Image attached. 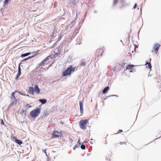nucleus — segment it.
<instances>
[{
    "label": "nucleus",
    "instance_id": "1",
    "mask_svg": "<svg viewBox=\"0 0 161 161\" xmlns=\"http://www.w3.org/2000/svg\"><path fill=\"white\" fill-rule=\"evenodd\" d=\"M41 111L40 108H36L31 112L30 114L32 118H35L38 116Z\"/></svg>",
    "mask_w": 161,
    "mask_h": 161
},
{
    "label": "nucleus",
    "instance_id": "2",
    "mask_svg": "<svg viewBox=\"0 0 161 161\" xmlns=\"http://www.w3.org/2000/svg\"><path fill=\"white\" fill-rule=\"evenodd\" d=\"M88 123L87 119L81 120L80 121L79 125L80 128L83 130H85L86 129V125Z\"/></svg>",
    "mask_w": 161,
    "mask_h": 161
},
{
    "label": "nucleus",
    "instance_id": "3",
    "mask_svg": "<svg viewBox=\"0 0 161 161\" xmlns=\"http://www.w3.org/2000/svg\"><path fill=\"white\" fill-rule=\"evenodd\" d=\"M73 70H74L72 66H70L64 71L63 72V75L64 76H66L67 75H69L71 73V71Z\"/></svg>",
    "mask_w": 161,
    "mask_h": 161
},
{
    "label": "nucleus",
    "instance_id": "4",
    "mask_svg": "<svg viewBox=\"0 0 161 161\" xmlns=\"http://www.w3.org/2000/svg\"><path fill=\"white\" fill-rule=\"evenodd\" d=\"M61 134L57 131H53V138H58L60 136Z\"/></svg>",
    "mask_w": 161,
    "mask_h": 161
},
{
    "label": "nucleus",
    "instance_id": "5",
    "mask_svg": "<svg viewBox=\"0 0 161 161\" xmlns=\"http://www.w3.org/2000/svg\"><path fill=\"white\" fill-rule=\"evenodd\" d=\"M28 92L33 95L34 94V89L33 86H30L29 87Z\"/></svg>",
    "mask_w": 161,
    "mask_h": 161
},
{
    "label": "nucleus",
    "instance_id": "6",
    "mask_svg": "<svg viewBox=\"0 0 161 161\" xmlns=\"http://www.w3.org/2000/svg\"><path fill=\"white\" fill-rule=\"evenodd\" d=\"M160 45L158 44H156L154 45L153 47V49L155 50V51L157 53L158 50V48Z\"/></svg>",
    "mask_w": 161,
    "mask_h": 161
},
{
    "label": "nucleus",
    "instance_id": "7",
    "mask_svg": "<svg viewBox=\"0 0 161 161\" xmlns=\"http://www.w3.org/2000/svg\"><path fill=\"white\" fill-rule=\"evenodd\" d=\"M20 63L19 64V66L18 67V74H17L16 76L15 77V79L16 80H17V78L20 76V75H21V69H20Z\"/></svg>",
    "mask_w": 161,
    "mask_h": 161
},
{
    "label": "nucleus",
    "instance_id": "8",
    "mask_svg": "<svg viewBox=\"0 0 161 161\" xmlns=\"http://www.w3.org/2000/svg\"><path fill=\"white\" fill-rule=\"evenodd\" d=\"M35 91L37 94H38L40 93V90L38 86L37 85H35V86L34 91Z\"/></svg>",
    "mask_w": 161,
    "mask_h": 161
},
{
    "label": "nucleus",
    "instance_id": "9",
    "mask_svg": "<svg viewBox=\"0 0 161 161\" xmlns=\"http://www.w3.org/2000/svg\"><path fill=\"white\" fill-rule=\"evenodd\" d=\"M78 2V0H71L69 2V3L73 5L76 4Z\"/></svg>",
    "mask_w": 161,
    "mask_h": 161
},
{
    "label": "nucleus",
    "instance_id": "10",
    "mask_svg": "<svg viewBox=\"0 0 161 161\" xmlns=\"http://www.w3.org/2000/svg\"><path fill=\"white\" fill-rule=\"evenodd\" d=\"M48 57H47L44 60H43L42 62V63L40 64L39 66H42V65H44V64H45V62L46 61L48 60Z\"/></svg>",
    "mask_w": 161,
    "mask_h": 161
},
{
    "label": "nucleus",
    "instance_id": "11",
    "mask_svg": "<svg viewBox=\"0 0 161 161\" xmlns=\"http://www.w3.org/2000/svg\"><path fill=\"white\" fill-rule=\"evenodd\" d=\"M39 101L41 102L42 104H44L47 102V100L44 99H39Z\"/></svg>",
    "mask_w": 161,
    "mask_h": 161
},
{
    "label": "nucleus",
    "instance_id": "12",
    "mask_svg": "<svg viewBox=\"0 0 161 161\" xmlns=\"http://www.w3.org/2000/svg\"><path fill=\"white\" fill-rule=\"evenodd\" d=\"M109 87L108 86H107L106 87L103 91V94H105L107 91L109 90Z\"/></svg>",
    "mask_w": 161,
    "mask_h": 161
},
{
    "label": "nucleus",
    "instance_id": "13",
    "mask_svg": "<svg viewBox=\"0 0 161 161\" xmlns=\"http://www.w3.org/2000/svg\"><path fill=\"white\" fill-rule=\"evenodd\" d=\"M15 142L16 143L20 145L21 144H22L23 143V142L21 141L20 140L17 139V140H16V141H15Z\"/></svg>",
    "mask_w": 161,
    "mask_h": 161
},
{
    "label": "nucleus",
    "instance_id": "14",
    "mask_svg": "<svg viewBox=\"0 0 161 161\" xmlns=\"http://www.w3.org/2000/svg\"><path fill=\"white\" fill-rule=\"evenodd\" d=\"M31 54V53H25V54H22L21 55V56L22 57H25L29 55H30Z\"/></svg>",
    "mask_w": 161,
    "mask_h": 161
},
{
    "label": "nucleus",
    "instance_id": "15",
    "mask_svg": "<svg viewBox=\"0 0 161 161\" xmlns=\"http://www.w3.org/2000/svg\"><path fill=\"white\" fill-rule=\"evenodd\" d=\"M135 66H136L135 65H133V64L129 65H128V67H127L126 68V70H127V69L130 70V69H131V68H130V67H135Z\"/></svg>",
    "mask_w": 161,
    "mask_h": 161
},
{
    "label": "nucleus",
    "instance_id": "16",
    "mask_svg": "<svg viewBox=\"0 0 161 161\" xmlns=\"http://www.w3.org/2000/svg\"><path fill=\"white\" fill-rule=\"evenodd\" d=\"M80 111L81 114L83 113V107H80Z\"/></svg>",
    "mask_w": 161,
    "mask_h": 161
},
{
    "label": "nucleus",
    "instance_id": "17",
    "mask_svg": "<svg viewBox=\"0 0 161 161\" xmlns=\"http://www.w3.org/2000/svg\"><path fill=\"white\" fill-rule=\"evenodd\" d=\"M85 146L84 145L82 144L81 146V148L82 149L85 150Z\"/></svg>",
    "mask_w": 161,
    "mask_h": 161
},
{
    "label": "nucleus",
    "instance_id": "18",
    "mask_svg": "<svg viewBox=\"0 0 161 161\" xmlns=\"http://www.w3.org/2000/svg\"><path fill=\"white\" fill-rule=\"evenodd\" d=\"M148 64V68H149V69H151V65L150 64L148 63V62H147V63L146 64Z\"/></svg>",
    "mask_w": 161,
    "mask_h": 161
},
{
    "label": "nucleus",
    "instance_id": "19",
    "mask_svg": "<svg viewBox=\"0 0 161 161\" xmlns=\"http://www.w3.org/2000/svg\"><path fill=\"white\" fill-rule=\"evenodd\" d=\"M86 64L85 62V61L84 60H82V63L81 64V65L82 66H85Z\"/></svg>",
    "mask_w": 161,
    "mask_h": 161
},
{
    "label": "nucleus",
    "instance_id": "20",
    "mask_svg": "<svg viewBox=\"0 0 161 161\" xmlns=\"http://www.w3.org/2000/svg\"><path fill=\"white\" fill-rule=\"evenodd\" d=\"M14 93H15V92H13L12 93V94L11 95V97L12 98H13L14 97V98H15V97L14 96Z\"/></svg>",
    "mask_w": 161,
    "mask_h": 161
},
{
    "label": "nucleus",
    "instance_id": "21",
    "mask_svg": "<svg viewBox=\"0 0 161 161\" xmlns=\"http://www.w3.org/2000/svg\"><path fill=\"white\" fill-rule=\"evenodd\" d=\"M25 107H26L28 108H30L31 107V106L29 104H27L26 105Z\"/></svg>",
    "mask_w": 161,
    "mask_h": 161
},
{
    "label": "nucleus",
    "instance_id": "22",
    "mask_svg": "<svg viewBox=\"0 0 161 161\" xmlns=\"http://www.w3.org/2000/svg\"><path fill=\"white\" fill-rule=\"evenodd\" d=\"M62 37V36L61 35H60L59 36L58 38V39L57 41H59L61 39Z\"/></svg>",
    "mask_w": 161,
    "mask_h": 161
},
{
    "label": "nucleus",
    "instance_id": "23",
    "mask_svg": "<svg viewBox=\"0 0 161 161\" xmlns=\"http://www.w3.org/2000/svg\"><path fill=\"white\" fill-rule=\"evenodd\" d=\"M11 138L12 139V140H15V141H16V140H17V139H16L15 136H11Z\"/></svg>",
    "mask_w": 161,
    "mask_h": 161
},
{
    "label": "nucleus",
    "instance_id": "24",
    "mask_svg": "<svg viewBox=\"0 0 161 161\" xmlns=\"http://www.w3.org/2000/svg\"><path fill=\"white\" fill-rule=\"evenodd\" d=\"M80 144H81V143H80V141L79 139L77 145L79 147L80 146Z\"/></svg>",
    "mask_w": 161,
    "mask_h": 161
},
{
    "label": "nucleus",
    "instance_id": "25",
    "mask_svg": "<svg viewBox=\"0 0 161 161\" xmlns=\"http://www.w3.org/2000/svg\"><path fill=\"white\" fill-rule=\"evenodd\" d=\"M117 2H118V1L117 0H114V5H115L116 4Z\"/></svg>",
    "mask_w": 161,
    "mask_h": 161
},
{
    "label": "nucleus",
    "instance_id": "26",
    "mask_svg": "<svg viewBox=\"0 0 161 161\" xmlns=\"http://www.w3.org/2000/svg\"><path fill=\"white\" fill-rule=\"evenodd\" d=\"M120 145L123 144V145H126V143L125 142H120Z\"/></svg>",
    "mask_w": 161,
    "mask_h": 161
},
{
    "label": "nucleus",
    "instance_id": "27",
    "mask_svg": "<svg viewBox=\"0 0 161 161\" xmlns=\"http://www.w3.org/2000/svg\"><path fill=\"white\" fill-rule=\"evenodd\" d=\"M36 55V54H35L34 55H33V56H29L28 57V58L29 59L30 58H32L34 57Z\"/></svg>",
    "mask_w": 161,
    "mask_h": 161
},
{
    "label": "nucleus",
    "instance_id": "28",
    "mask_svg": "<svg viewBox=\"0 0 161 161\" xmlns=\"http://www.w3.org/2000/svg\"><path fill=\"white\" fill-rule=\"evenodd\" d=\"M78 146V145H77L76 144V145H75L74 147H73V149L74 150H75V149L77 148Z\"/></svg>",
    "mask_w": 161,
    "mask_h": 161
},
{
    "label": "nucleus",
    "instance_id": "29",
    "mask_svg": "<svg viewBox=\"0 0 161 161\" xmlns=\"http://www.w3.org/2000/svg\"><path fill=\"white\" fill-rule=\"evenodd\" d=\"M79 104L80 107H83V103L81 102H80Z\"/></svg>",
    "mask_w": 161,
    "mask_h": 161
},
{
    "label": "nucleus",
    "instance_id": "30",
    "mask_svg": "<svg viewBox=\"0 0 161 161\" xmlns=\"http://www.w3.org/2000/svg\"><path fill=\"white\" fill-rule=\"evenodd\" d=\"M9 0H5L4 1V4H6L8 3Z\"/></svg>",
    "mask_w": 161,
    "mask_h": 161
},
{
    "label": "nucleus",
    "instance_id": "31",
    "mask_svg": "<svg viewBox=\"0 0 161 161\" xmlns=\"http://www.w3.org/2000/svg\"><path fill=\"white\" fill-rule=\"evenodd\" d=\"M122 132V130H119L118 131L117 133H116L115 134H117L119 133H120Z\"/></svg>",
    "mask_w": 161,
    "mask_h": 161
},
{
    "label": "nucleus",
    "instance_id": "32",
    "mask_svg": "<svg viewBox=\"0 0 161 161\" xmlns=\"http://www.w3.org/2000/svg\"><path fill=\"white\" fill-rule=\"evenodd\" d=\"M1 123L2 125H4V122L3 119H2L1 120Z\"/></svg>",
    "mask_w": 161,
    "mask_h": 161
},
{
    "label": "nucleus",
    "instance_id": "33",
    "mask_svg": "<svg viewBox=\"0 0 161 161\" xmlns=\"http://www.w3.org/2000/svg\"><path fill=\"white\" fill-rule=\"evenodd\" d=\"M136 3H135V4L133 8V9L135 8H136Z\"/></svg>",
    "mask_w": 161,
    "mask_h": 161
},
{
    "label": "nucleus",
    "instance_id": "34",
    "mask_svg": "<svg viewBox=\"0 0 161 161\" xmlns=\"http://www.w3.org/2000/svg\"><path fill=\"white\" fill-rule=\"evenodd\" d=\"M54 37H55L54 35V34H53V35L51 36V37L52 38V39H53Z\"/></svg>",
    "mask_w": 161,
    "mask_h": 161
},
{
    "label": "nucleus",
    "instance_id": "35",
    "mask_svg": "<svg viewBox=\"0 0 161 161\" xmlns=\"http://www.w3.org/2000/svg\"><path fill=\"white\" fill-rule=\"evenodd\" d=\"M57 32V31H56V30H54L53 31V34L54 33L55 34V33H56Z\"/></svg>",
    "mask_w": 161,
    "mask_h": 161
},
{
    "label": "nucleus",
    "instance_id": "36",
    "mask_svg": "<svg viewBox=\"0 0 161 161\" xmlns=\"http://www.w3.org/2000/svg\"><path fill=\"white\" fill-rule=\"evenodd\" d=\"M112 69L113 71H114L115 70L116 68H113Z\"/></svg>",
    "mask_w": 161,
    "mask_h": 161
},
{
    "label": "nucleus",
    "instance_id": "37",
    "mask_svg": "<svg viewBox=\"0 0 161 161\" xmlns=\"http://www.w3.org/2000/svg\"><path fill=\"white\" fill-rule=\"evenodd\" d=\"M28 59H29L28 58H26V59H25L23 60V61H26V60H28Z\"/></svg>",
    "mask_w": 161,
    "mask_h": 161
},
{
    "label": "nucleus",
    "instance_id": "38",
    "mask_svg": "<svg viewBox=\"0 0 161 161\" xmlns=\"http://www.w3.org/2000/svg\"><path fill=\"white\" fill-rule=\"evenodd\" d=\"M43 151L44 153H46V150L45 149L44 150H43Z\"/></svg>",
    "mask_w": 161,
    "mask_h": 161
},
{
    "label": "nucleus",
    "instance_id": "39",
    "mask_svg": "<svg viewBox=\"0 0 161 161\" xmlns=\"http://www.w3.org/2000/svg\"><path fill=\"white\" fill-rule=\"evenodd\" d=\"M41 76V75H38V78H41V77H40Z\"/></svg>",
    "mask_w": 161,
    "mask_h": 161
},
{
    "label": "nucleus",
    "instance_id": "40",
    "mask_svg": "<svg viewBox=\"0 0 161 161\" xmlns=\"http://www.w3.org/2000/svg\"><path fill=\"white\" fill-rule=\"evenodd\" d=\"M130 72H132V71L131 70V71H130Z\"/></svg>",
    "mask_w": 161,
    "mask_h": 161
},
{
    "label": "nucleus",
    "instance_id": "41",
    "mask_svg": "<svg viewBox=\"0 0 161 161\" xmlns=\"http://www.w3.org/2000/svg\"><path fill=\"white\" fill-rule=\"evenodd\" d=\"M152 52H153V51H152Z\"/></svg>",
    "mask_w": 161,
    "mask_h": 161
}]
</instances>
